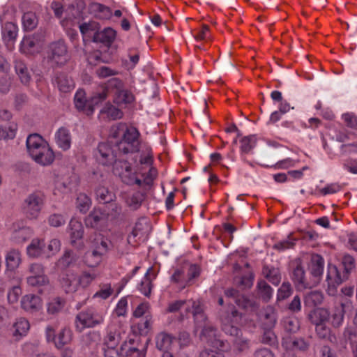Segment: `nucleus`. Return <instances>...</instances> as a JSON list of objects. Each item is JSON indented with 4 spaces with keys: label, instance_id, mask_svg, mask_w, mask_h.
Masks as SVG:
<instances>
[{
    "label": "nucleus",
    "instance_id": "1",
    "mask_svg": "<svg viewBox=\"0 0 357 357\" xmlns=\"http://www.w3.org/2000/svg\"><path fill=\"white\" fill-rule=\"evenodd\" d=\"M116 143L119 151L123 154L132 153L134 151V128L124 123H117L111 127L109 140L101 142L98 146L96 158L104 166L113 165V172L128 185L134 183L131 164L124 158H117L112 144Z\"/></svg>",
    "mask_w": 357,
    "mask_h": 357
},
{
    "label": "nucleus",
    "instance_id": "2",
    "mask_svg": "<svg viewBox=\"0 0 357 357\" xmlns=\"http://www.w3.org/2000/svg\"><path fill=\"white\" fill-rule=\"evenodd\" d=\"M135 128V210L147 199L158 176L153 150Z\"/></svg>",
    "mask_w": 357,
    "mask_h": 357
},
{
    "label": "nucleus",
    "instance_id": "3",
    "mask_svg": "<svg viewBox=\"0 0 357 357\" xmlns=\"http://www.w3.org/2000/svg\"><path fill=\"white\" fill-rule=\"evenodd\" d=\"M221 327L222 331L230 336L235 337L234 344L238 351H244L249 349L250 343L248 339L239 336L241 333L240 326L242 324V314L234 307L222 311L220 314Z\"/></svg>",
    "mask_w": 357,
    "mask_h": 357
},
{
    "label": "nucleus",
    "instance_id": "4",
    "mask_svg": "<svg viewBox=\"0 0 357 357\" xmlns=\"http://www.w3.org/2000/svg\"><path fill=\"white\" fill-rule=\"evenodd\" d=\"M342 266L343 273H341L336 266L328 265L326 282L328 284L327 292L330 296H335L337 294V287L344 280H347L349 275L356 268L355 259L350 255L347 254L342 257Z\"/></svg>",
    "mask_w": 357,
    "mask_h": 357
},
{
    "label": "nucleus",
    "instance_id": "5",
    "mask_svg": "<svg viewBox=\"0 0 357 357\" xmlns=\"http://www.w3.org/2000/svg\"><path fill=\"white\" fill-rule=\"evenodd\" d=\"M92 252L85 254L82 262L89 267L98 266L102 260V256L109 250V241L100 234H96L90 238Z\"/></svg>",
    "mask_w": 357,
    "mask_h": 357
},
{
    "label": "nucleus",
    "instance_id": "6",
    "mask_svg": "<svg viewBox=\"0 0 357 357\" xmlns=\"http://www.w3.org/2000/svg\"><path fill=\"white\" fill-rule=\"evenodd\" d=\"M198 328H202L200 334L201 341L205 343L206 347H211V349L206 347L204 350L208 349L220 352L227 351L229 349L228 342L220 339V335L218 334L217 328L208 321L202 324V326L198 327L197 329Z\"/></svg>",
    "mask_w": 357,
    "mask_h": 357
},
{
    "label": "nucleus",
    "instance_id": "7",
    "mask_svg": "<svg viewBox=\"0 0 357 357\" xmlns=\"http://www.w3.org/2000/svg\"><path fill=\"white\" fill-rule=\"evenodd\" d=\"M102 92L114 93V102L120 107H126L133 100L132 93L122 89V82L116 79L112 78L107 82L105 89Z\"/></svg>",
    "mask_w": 357,
    "mask_h": 357
},
{
    "label": "nucleus",
    "instance_id": "8",
    "mask_svg": "<svg viewBox=\"0 0 357 357\" xmlns=\"http://www.w3.org/2000/svg\"><path fill=\"white\" fill-rule=\"evenodd\" d=\"M115 205L109 204L95 208L86 219V225L91 227L102 228L105 227L113 213Z\"/></svg>",
    "mask_w": 357,
    "mask_h": 357
},
{
    "label": "nucleus",
    "instance_id": "9",
    "mask_svg": "<svg viewBox=\"0 0 357 357\" xmlns=\"http://www.w3.org/2000/svg\"><path fill=\"white\" fill-rule=\"evenodd\" d=\"M21 252L16 248H12L7 251L5 255L6 271L5 275L10 280L19 282L20 277L17 273V268L22 264Z\"/></svg>",
    "mask_w": 357,
    "mask_h": 357
},
{
    "label": "nucleus",
    "instance_id": "10",
    "mask_svg": "<svg viewBox=\"0 0 357 357\" xmlns=\"http://www.w3.org/2000/svg\"><path fill=\"white\" fill-rule=\"evenodd\" d=\"M105 98L106 93L102 92L93 96L90 100H86L84 91L79 89L75 95V105L77 109L84 112L87 115H91L94 111V106Z\"/></svg>",
    "mask_w": 357,
    "mask_h": 357
},
{
    "label": "nucleus",
    "instance_id": "11",
    "mask_svg": "<svg viewBox=\"0 0 357 357\" xmlns=\"http://www.w3.org/2000/svg\"><path fill=\"white\" fill-rule=\"evenodd\" d=\"M45 202V195L40 191L31 193L24 201V211L29 219L38 218Z\"/></svg>",
    "mask_w": 357,
    "mask_h": 357
},
{
    "label": "nucleus",
    "instance_id": "12",
    "mask_svg": "<svg viewBox=\"0 0 357 357\" xmlns=\"http://www.w3.org/2000/svg\"><path fill=\"white\" fill-rule=\"evenodd\" d=\"M103 321V317L93 309H89L81 312L76 317L75 326L77 331H82L84 329L95 326Z\"/></svg>",
    "mask_w": 357,
    "mask_h": 357
},
{
    "label": "nucleus",
    "instance_id": "13",
    "mask_svg": "<svg viewBox=\"0 0 357 357\" xmlns=\"http://www.w3.org/2000/svg\"><path fill=\"white\" fill-rule=\"evenodd\" d=\"M10 241L14 244H22L33 234V229L22 221H15L9 229Z\"/></svg>",
    "mask_w": 357,
    "mask_h": 357
},
{
    "label": "nucleus",
    "instance_id": "14",
    "mask_svg": "<svg viewBox=\"0 0 357 357\" xmlns=\"http://www.w3.org/2000/svg\"><path fill=\"white\" fill-rule=\"evenodd\" d=\"M47 58L52 66L63 65L67 62L69 57L66 45L63 40L50 45Z\"/></svg>",
    "mask_w": 357,
    "mask_h": 357
},
{
    "label": "nucleus",
    "instance_id": "15",
    "mask_svg": "<svg viewBox=\"0 0 357 357\" xmlns=\"http://www.w3.org/2000/svg\"><path fill=\"white\" fill-rule=\"evenodd\" d=\"M7 20L6 13H4L0 16L2 38L6 43L7 48L11 50L14 47V43L17 36L18 28L15 23L8 21Z\"/></svg>",
    "mask_w": 357,
    "mask_h": 357
},
{
    "label": "nucleus",
    "instance_id": "16",
    "mask_svg": "<svg viewBox=\"0 0 357 357\" xmlns=\"http://www.w3.org/2000/svg\"><path fill=\"white\" fill-rule=\"evenodd\" d=\"M72 331L68 328H63L56 336L54 330L48 326L46 328V338L48 342H54L58 348L63 347L72 340Z\"/></svg>",
    "mask_w": 357,
    "mask_h": 357
},
{
    "label": "nucleus",
    "instance_id": "17",
    "mask_svg": "<svg viewBox=\"0 0 357 357\" xmlns=\"http://www.w3.org/2000/svg\"><path fill=\"white\" fill-rule=\"evenodd\" d=\"M291 278L298 291H302L307 288H311L312 284L307 279L304 268L301 264H297L291 273Z\"/></svg>",
    "mask_w": 357,
    "mask_h": 357
},
{
    "label": "nucleus",
    "instance_id": "18",
    "mask_svg": "<svg viewBox=\"0 0 357 357\" xmlns=\"http://www.w3.org/2000/svg\"><path fill=\"white\" fill-rule=\"evenodd\" d=\"M20 304L25 312L34 314L43 309V302L40 296L29 294L22 296Z\"/></svg>",
    "mask_w": 357,
    "mask_h": 357
},
{
    "label": "nucleus",
    "instance_id": "19",
    "mask_svg": "<svg viewBox=\"0 0 357 357\" xmlns=\"http://www.w3.org/2000/svg\"><path fill=\"white\" fill-rule=\"evenodd\" d=\"M282 345L287 352L305 351L309 348V342L304 338L286 336L282 338Z\"/></svg>",
    "mask_w": 357,
    "mask_h": 357
},
{
    "label": "nucleus",
    "instance_id": "20",
    "mask_svg": "<svg viewBox=\"0 0 357 357\" xmlns=\"http://www.w3.org/2000/svg\"><path fill=\"white\" fill-rule=\"evenodd\" d=\"M69 229L72 245L78 249H81L84 246L82 241L84 233L82 222L75 218H73L69 223Z\"/></svg>",
    "mask_w": 357,
    "mask_h": 357
},
{
    "label": "nucleus",
    "instance_id": "21",
    "mask_svg": "<svg viewBox=\"0 0 357 357\" xmlns=\"http://www.w3.org/2000/svg\"><path fill=\"white\" fill-rule=\"evenodd\" d=\"M30 275L27 278V282L31 286L44 285L47 282V277L44 274L43 267L39 264H32L29 268Z\"/></svg>",
    "mask_w": 357,
    "mask_h": 357
},
{
    "label": "nucleus",
    "instance_id": "22",
    "mask_svg": "<svg viewBox=\"0 0 357 357\" xmlns=\"http://www.w3.org/2000/svg\"><path fill=\"white\" fill-rule=\"evenodd\" d=\"M41 46L42 43L36 36H26L21 41L20 50L25 54H33L40 51Z\"/></svg>",
    "mask_w": 357,
    "mask_h": 357
},
{
    "label": "nucleus",
    "instance_id": "23",
    "mask_svg": "<svg viewBox=\"0 0 357 357\" xmlns=\"http://www.w3.org/2000/svg\"><path fill=\"white\" fill-rule=\"evenodd\" d=\"M155 339L156 347L160 351H174L177 349L176 338L168 333H160Z\"/></svg>",
    "mask_w": 357,
    "mask_h": 357
},
{
    "label": "nucleus",
    "instance_id": "24",
    "mask_svg": "<svg viewBox=\"0 0 357 357\" xmlns=\"http://www.w3.org/2000/svg\"><path fill=\"white\" fill-rule=\"evenodd\" d=\"M48 143L38 134H31L26 138V149L32 158Z\"/></svg>",
    "mask_w": 357,
    "mask_h": 357
},
{
    "label": "nucleus",
    "instance_id": "25",
    "mask_svg": "<svg viewBox=\"0 0 357 357\" xmlns=\"http://www.w3.org/2000/svg\"><path fill=\"white\" fill-rule=\"evenodd\" d=\"M139 81L145 82L147 80L150 88L153 90V96H157L158 95V89L156 82L151 78L153 70L151 63L147 62L142 68L139 69Z\"/></svg>",
    "mask_w": 357,
    "mask_h": 357
},
{
    "label": "nucleus",
    "instance_id": "26",
    "mask_svg": "<svg viewBox=\"0 0 357 357\" xmlns=\"http://www.w3.org/2000/svg\"><path fill=\"white\" fill-rule=\"evenodd\" d=\"M29 329V321L24 317H20L13 324L12 335L15 340H19L27 335Z\"/></svg>",
    "mask_w": 357,
    "mask_h": 357
},
{
    "label": "nucleus",
    "instance_id": "27",
    "mask_svg": "<svg viewBox=\"0 0 357 357\" xmlns=\"http://www.w3.org/2000/svg\"><path fill=\"white\" fill-rule=\"evenodd\" d=\"M105 357L132 356L134 354V342L132 339L125 342L121 347V354L118 349H103Z\"/></svg>",
    "mask_w": 357,
    "mask_h": 357
},
{
    "label": "nucleus",
    "instance_id": "28",
    "mask_svg": "<svg viewBox=\"0 0 357 357\" xmlns=\"http://www.w3.org/2000/svg\"><path fill=\"white\" fill-rule=\"evenodd\" d=\"M31 158L36 163L43 166H47L51 165L54 162L55 155L50 145L47 144Z\"/></svg>",
    "mask_w": 357,
    "mask_h": 357
},
{
    "label": "nucleus",
    "instance_id": "29",
    "mask_svg": "<svg viewBox=\"0 0 357 357\" xmlns=\"http://www.w3.org/2000/svg\"><path fill=\"white\" fill-rule=\"evenodd\" d=\"M61 282L62 287L68 293H73L81 289L79 277L72 273H66Z\"/></svg>",
    "mask_w": 357,
    "mask_h": 357
},
{
    "label": "nucleus",
    "instance_id": "30",
    "mask_svg": "<svg viewBox=\"0 0 357 357\" xmlns=\"http://www.w3.org/2000/svg\"><path fill=\"white\" fill-rule=\"evenodd\" d=\"M45 242L43 239L34 238L27 245L26 253L30 258H38L45 255Z\"/></svg>",
    "mask_w": 357,
    "mask_h": 357
},
{
    "label": "nucleus",
    "instance_id": "31",
    "mask_svg": "<svg viewBox=\"0 0 357 357\" xmlns=\"http://www.w3.org/2000/svg\"><path fill=\"white\" fill-rule=\"evenodd\" d=\"M74 9H70V12L66 11L65 17L61 20L62 26L64 28L71 40H74L75 38L77 36V33L75 29V27H76L77 24L79 23L78 20L75 17H72V16L70 15V13Z\"/></svg>",
    "mask_w": 357,
    "mask_h": 357
},
{
    "label": "nucleus",
    "instance_id": "32",
    "mask_svg": "<svg viewBox=\"0 0 357 357\" xmlns=\"http://www.w3.org/2000/svg\"><path fill=\"white\" fill-rule=\"evenodd\" d=\"M55 142L59 148L67 151L71 146V135L69 130L60 128L55 133Z\"/></svg>",
    "mask_w": 357,
    "mask_h": 357
},
{
    "label": "nucleus",
    "instance_id": "33",
    "mask_svg": "<svg viewBox=\"0 0 357 357\" xmlns=\"http://www.w3.org/2000/svg\"><path fill=\"white\" fill-rule=\"evenodd\" d=\"M190 306L192 307V313L194 317L196 328L198 327H202V324L208 321L203 312L202 306L199 303H197L195 301H188L186 310H188V307Z\"/></svg>",
    "mask_w": 357,
    "mask_h": 357
},
{
    "label": "nucleus",
    "instance_id": "34",
    "mask_svg": "<svg viewBox=\"0 0 357 357\" xmlns=\"http://www.w3.org/2000/svg\"><path fill=\"white\" fill-rule=\"evenodd\" d=\"M225 294L227 298H232L240 307L245 309L251 305V301L246 296L241 294L238 291L234 288L226 289Z\"/></svg>",
    "mask_w": 357,
    "mask_h": 357
},
{
    "label": "nucleus",
    "instance_id": "35",
    "mask_svg": "<svg viewBox=\"0 0 357 357\" xmlns=\"http://www.w3.org/2000/svg\"><path fill=\"white\" fill-rule=\"evenodd\" d=\"M82 259H79L77 254L73 251H66L63 256L59 260L58 266L61 268L70 266H80Z\"/></svg>",
    "mask_w": 357,
    "mask_h": 357
},
{
    "label": "nucleus",
    "instance_id": "36",
    "mask_svg": "<svg viewBox=\"0 0 357 357\" xmlns=\"http://www.w3.org/2000/svg\"><path fill=\"white\" fill-rule=\"evenodd\" d=\"M123 113L120 109L107 103L101 109L99 118L100 119L116 120L121 119Z\"/></svg>",
    "mask_w": 357,
    "mask_h": 357
},
{
    "label": "nucleus",
    "instance_id": "37",
    "mask_svg": "<svg viewBox=\"0 0 357 357\" xmlns=\"http://www.w3.org/2000/svg\"><path fill=\"white\" fill-rule=\"evenodd\" d=\"M310 316L311 321L314 325H317V324H326L331 318V312L326 308L319 307L312 312Z\"/></svg>",
    "mask_w": 357,
    "mask_h": 357
},
{
    "label": "nucleus",
    "instance_id": "38",
    "mask_svg": "<svg viewBox=\"0 0 357 357\" xmlns=\"http://www.w3.org/2000/svg\"><path fill=\"white\" fill-rule=\"evenodd\" d=\"M344 315V305L339 303L335 305L333 311L331 312V318L328 321L335 328L340 327L343 322Z\"/></svg>",
    "mask_w": 357,
    "mask_h": 357
},
{
    "label": "nucleus",
    "instance_id": "39",
    "mask_svg": "<svg viewBox=\"0 0 357 357\" xmlns=\"http://www.w3.org/2000/svg\"><path fill=\"white\" fill-rule=\"evenodd\" d=\"M257 137L255 135H250L242 137L240 140V151L241 154H248L255 148Z\"/></svg>",
    "mask_w": 357,
    "mask_h": 357
},
{
    "label": "nucleus",
    "instance_id": "40",
    "mask_svg": "<svg viewBox=\"0 0 357 357\" xmlns=\"http://www.w3.org/2000/svg\"><path fill=\"white\" fill-rule=\"evenodd\" d=\"M324 266V258L319 255H314L311 259L310 272L317 279L323 274Z\"/></svg>",
    "mask_w": 357,
    "mask_h": 357
},
{
    "label": "nucleus",
    "instance_id": "41",
    "mask_svg": "<svg viewBox=\"0 0 357 357\" xmlns=\"http://www.w3.org/2000/svg\"><path fill=\"white\" fill-rule=\"evenodd\" d=\"M151 231V225L147 218H139L135 222V237L141 235L140 238H146Z\"/></svg>",
    "mask_w": 357,
    "mask_h": 357
},
{
    "label": "nucleus",
    "instance_id": "42",
    "mask_svg": "<svg viewBox=\"0 0 357 357\" xmlns=\"http://www.w3.org/2000/svg\"><path fill=\"white\" fill-rule=\"evenodd\" d=\"M264 277L273 285L277 286L281 281V275L278 268L264 266L262 270Z\"/></svg>",
    "mask_w": 357,
    "mask_h": 357
},
{
    "label": "nucleus",
    "instance_id": "43",
    "mask_svg": "<svg viewBox=\"0 0 357 357\" xmlns=\"http://www.w3.org/2000/svg\"><path fill=\"white\" fill-rule=\"evenodd\" d=\"M152 270L151 268L146 271L144 278L138 286V290L146 297L150 296L152 289L153 278H151L150 276V272Z\"/></svg>",
    "mask_w": 357,
    "mask_h": 357
},
{
    "label": "nucleus",
    "instance_id": "44",
    "mask_svg": "<svg viewBox=\"0 0 357 357\" xmlns=\"http://www.w3.org/2000/svg\"><path fill=\"white\" fill-rule=\"evenodd\" d=\"M17 130L15 123H9L4 126H0V139H14Z\"/></svg>",
    "mask_w": 357,
    "mask_h": 357
},
{
    "label": "nucleus",
    "instance_id": "45",
    "mask_svg": "<svg viewBox=\"0 0 357 357\" xmlns=\"http://www.w3.org/2000/svg\"><path fill=\"white\" fill-rule=\"evenodd\" d=\"M116 38V31L112 28H105L102 31L98 32L94 36L95 40H99L103 43L107 45L112 43Z\"/></svg>",
    "mask_w": 357,
    "mask_h": 357
},
{
    "label": "nucleus",
    "instance_id": "46",
    "mask_svg": "<svg viewBox=\"0 0 357 357\" xmlns=\"http://www.w3.org/2000/svg\"><path fill=\"white\" fill-rule=\"evenodd\" d=\"M259 294L263 301L268 302L272 298L273 289L264 280H260L257 282Z\"/></svg>",
    "mask_w": 357,
    "mask_h": 357
},
{
    "label": "nucleus",
    "instance_id": "47",
    "mask_svg": "<svg viewBox=\"0 0 357 357\" xmlns=\"http://www.w3.org/2000/svg\"><path fill=\"white\" fill-rule=\"evenodd\" d=\"M171 281L178 284L182 289L189 286L187 275L183 268H176L171 277Z\"/></svg>",
    "mask_w": 357,
    "mask_h": 357
},
{
    "label": "nucleus",
    "instance_id": "48",
    "mask_svg": "<svg viewBox=\"0 0 357 357\" xmlns=\"http://www.w3.org/2000/svg\"><path fill=\"white\" fill-rule=\"evenodd\" d=\"M79 179L76 175L71 177V182L69 183H59L57 180H54L55 188L62 193H67L74 190L78 185Z\"/></svg>",
    "mask_w": 357,
    "mask_h": 357
},
{
    "label": "nucleus",
    "instance_id": "49",
    "mask_svg": "<svg viewBox=\"0 0 357 357\" xmlns=\"http://www.w3.org/2000/svg\"><path fill=\"white\" fill-rule=\"evenodd\" d=\"M324 300L323 294L319 291H312L305 296V303L310 306L320 305Z\"/></svg>",
    "mask_w": 357,
    "mask_h": 357
},
{
    "label": "nucleus",
    "instance_id": "50",
    "mask_svg": "<svg viewBox=\"0 0 357 357\" xmlns=\"http://www.w3.org/2000/svg\"><path fill=\"white\" fill-rule=\"evenodd\" d=\"M80 32L83 36V40L86 43V38H91L93 35H96L97 24L96 22H89L82 24L79 26Z\"/></svg>",
    "mask_w": 357,
    "mask_h": 357
},
{
    "label": "nucleus",
    "instance_id": "51",
    "mask_svg": "<svg viewBox=\"0 0 357 357\" xmlns=\"http://www.w3.org/2000/svg\"><path fill=\"white\" fill-rule=\"evenodd\" d=\"M343 335L346 341L350 342L354 357H357V340H356V334L355 330L352 328H346Z\"/></svg>",
    "mask_w": 357,
    "mask_h": 357
},
{
    "label": "nucleus",
    "instance_id": "52",
    "mask_svg": "<svg viewBox=\"0 0 357 357\" xmlns=\"http://www.w3.org/2000/svg\"><path fill=\"white\" fill-rule=\"evenodd\" d=\"M91 205V199L84 193H79L76 200V206L82 213H86Z\"/></svg>",
    "mask_w": 357,
    "mask_h": 357
},
{
    "label": "nucleus",
    "instance_id": "53",
    "mask_svg": "<svg viewBox=\"0 0 357 357\" xmlns=\"http://www.w3.org/2000/svg\"><path fill=\"white\" fill-rule=\"evenodd\" d=\"M15 70L17 75L23 84H26L29 82L31 77L27 68L24 63L21 61L16 62Z\"/></svg>",
    "mask_w": 357,
    "mask_h": 357
},
{
    "label": "nucleus",
    "instance_id": "54",
    "mask_svg": "<svg viewBox=\"0 0 357 357\" xmlns=\"http://www.w3.org/2000/svg\"><path fill=\"white\" fill-rule=\"evenodd\" d=\"M119 342V336L110 333L104 339L102 349H117Z\"/></svg>",
    "mask_w": 357,
    "mask_h": 357
},
{
    "label": "nucleus",
    "instance_id": "55",
    "mask_svg": "<svg viewBox=\"0 0 357 357\" xmlns=\"http://www.w3.org/2000/svg\"><path fill=\"white\" fill-rule=\"evenodd\" d=\"M38 23L37 17L35 13L28 12L24 14L22 17V24L25 29L32 30Z\"/></svg>",
    "mask_w": 357,
    "mask_h": 357
},
{
    "label": "nucleus",
    "instance_id": "56",
    "mask_svg": "<svg viewBox=\"0 0 357 357\" xmlns=\"http://www.w3.org/2000/svg\"><path fill=\"white\" fill-rule=\"evenodd\" d=\"M97 274L93 272L84 271L79 276V284L81 289H86L96 278Z\"/></svg>",
    "mask_w": 357,
    "mask_h": 357
},
{
    "label": "nucleus",
    "instance_id": "57",
    "mask_svg": "<svg viewBox=\"0 0 357 357\" xmlns=\"http://www.w3.org/2000/svg\"><path fill=\"white\" fill-rule=\"evenodd\" d=\"M283 327L288 333H296L300 328L299 321L296 317L286 318L283 321Z\"/></svg>",
    "mask_w": 357,
    "mask_h": 357
},
{
    "label": "nucleus",
    "instance_id": "58",
    "mask_svg": "<svg viewBox=\"0 0 357 357\" xmlns=\"http://www.w3.org/2000/svg\"><path fill=\"white\" fill-rule=\"evenodd\" d=\"M293 292V289L289 282H283L278 290L277 301H280L289 297Z\"/></svg>",
    "mask_w": 357,
    "mask_h": 357
},
{
    "label": "nucleus",
    "instance_id": "59",
    "mask_svg": "<svg viewBox=\"0 0 357 357\" xmlns=\"http://www.w3.org/2000/svg\"><path fill=\"white\" fill-rule=\"evenodd\" d=\"M316 333L317 336L324 340H327L332 342L333 337L331 334V329L325 324L315 325Z\"/></svg>",
    "mask_w": 357,
    "mask_h": 357
},
{
    "label": "nucleus",
    "instance_id": "60",
    "mask_svg": "<svg viewBox=\"0 0 357 357\" xmlns=\"http://www.w3.org/2000/svg\"><path fill=\"white\" fill-rule=\"evenodd\" d=\"M91 10L93 12H98L96 15L99 18H107L111 15V10L109 8L100 3H93L91 6Z\"/></svg>",
    "mask_w": 357,
    "mask_h": 357
},
{
    "label": "nucleus",
    "instance_id": "61",
    "mask_svg": "<svg viewBox=\"0 0 357 357\" xmlns=\"http://www.w3.org/2000/svg\"><path fill=\"white\" fill-rule=\"evenodd\" d=\"M60 241L56 238L52 239L49 242L47 248L45 246V255L48 257L54 256L60 250Z\"/></svg>",
    "mask_w": 357,
    "mask_h": 357
},
{
    "label": "nucleus",
    "instance_id": "62",
    "mask_svg": "<svg viewBox=\"0 0 357 357\" xmlns=\"http://www.w3.org/2000/svg\"><path fill=\"white\" fill-rule=\"evenodd\" d=\"M58 87L62 92H68L74 88L73 80L67 77H62L58 80Z\"/></svg>",
    "mask_w": 357,
    "mask_h": 357
},
{
    "label": "nucleus",
    "instance_id": "63",
    "mask_svg": "<svg viewBox=\"0 0 357 357\" xmlns=\"http://www.w3.org/2000/svg\"><path fill=\"white\" fill-rule=\"evenodd\" d=\"M96 194L98 200L105 203L112 201L114 197V195L111 192H109L107 188L104 187H100L99 188H98L96 190Z\"/></svg>",
    "mask_w": 357,
    "mask_h": 357
},
{
    "label": "nucleus",
    "instance_id": "64",
    "mask_svg": "<svg viewBox=\"0 0 357 357\" xmlns=\"http://www.w3.org/2000/svg\"><path fill=\"white\" fill-rule=\"evenodd\" d=\"M254 274L252 272L250 271L246 274L243 275L236 282L239 286L243 287V288H250L253 284L254 281Z\"/></svg>",
    "mask_w": 357,
    "mask_h": 357
}]
</instances>
